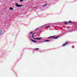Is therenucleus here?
I'll return each instance as SVG.
<instances>
[{
  "mask_svg": "<svg viewBox=\"0 0 77 77\" xmlns=\"http://www.w3.org/2000/svg\"><path fill=\"white\" fill-rule=\"evenodd\" d=\"M55 36H50L49 37V39H50V38H52V39H57V38H59V36H58L57 37H54Z\"/></svg>",
  "mask_w": 77,
  "mask_h": 77,
  "instance_id": "1",
  "label": "nucleus"
},
{
  "mask_svg": "<svg viewBox=\"0 0 77 77\" xmlns=\"http://www.w3.org/2000/svg\"><path fill=\"white\" fill-rule=\"evenodd\" d=\"M68 44H69V42H67L64 44H63L62 47H64V46H65L67 45H68Z\"/></svg>",
  "mask_w": 77,
  "mask_h": 77,
  "instance_id": "2",
  "label": "nucleus"
},
{
  "mask_svg": "<svg viewBox=\"0 0 77 77\" xmlns=\"http://www.w3.org/2000/svg\"><path fill=\"white\" fill-rule=\"evenodd\" d=\"M35 33H35V32H34L32 34V38H33V39H36V40H38V38H34V36H33V35H35Z\"/></svg>",
  "mask_w": 77,
  "mask_h": 77,
  "instance_id": "3",
  "label": "nucleus"
},
{
  "mask_svg": "<svg viewBox=\"0 0 77 77\" xmlns=\"http://www.w3.org/2000/svg\"><path fill=\"white\" fill-rule=\"evenodd\" d=\"M16 6H17V7H21V6H23V5H19L18 4V3H16Z\"/></svg>",
  "mask_w": 77,
  "mask_h": 77,
  "instance_id": "4",
  "label": "nucleus"
},
{
  "mask_svg": "<svg viewBox=\"0 0 77 77\" xmlns=\"http://www.w3.org/2000/svg\"><path fill=\"white\" fill-rule=\"evenodd\" d=\"M31 41L34 42V43H35V42H37V41H35L32 40V39H31Z\"/></svg>",
  "mask_w": 77,
  "mask_h": 77,
  "instance_id": "5",
  "label": "nucleus"
},
{
  "mask_svg": "<svg viewBox=\"0 0 77 77\" xmlns=\"http://www.w3.org/2000/svg\"><path fill=\"white\" fill-rule=\"evenodd\" d=\"M68 23H74V22H72V21H69V22H68Z\"/></svg>",
  "mask_w": 77,
  "mask_h": 77,
  "instance_id": "6",
  "label": "nucleus"
},
{
  "mask_svg": "<svg viewBox=\"0 0 77 77\" xmlns=\"http://www.w3.org/2000/svg\"><path fill=\"white\" fill-rule=\"evenodd\" d=\"M42 38H38V40H41Z\"/></svg>",
  "mask_w": 77,
  "mask_h": 77,
  "instance_id": "7",
  "label": "nucleus"
},
{
  "mask_svg": "<svg viewBox=\"0 0 77 77\" xmlns=\"http://www.w3.org/2000/svg\"><path fill=\"white\" fill-rule=\"evenodd\" d=\"M50 41V40H45L44 41V42H49Z\"/></svg>",
  "mask_w": 77,
  "mask_h": 77,
  "instance_id": "8",
  "label": "nucleus"
},
{
  "mask_svg": "<svg viewBox=\"0 0 77 77\" xmlns=\"http://www.w3.org/2000/svg\"><path fill=\"white\" fill-rule=\"evenodd\" d=\"M2 33H3V32L2 31L0 30V35H1Z\"/></svg>",
  "mask_w": 77,
  "mask_h": 77,
  "instance_id": "9",
  "label": "nucleus"
},
{
  "mask_svg": "<svg viewBox=\"0 0 77 77\" xmlns=\"http://www.w3.org/2000/svg\"><path fill=\"white\" fill-rule=\"evenodd\" d=\"M51 27V26H47L45 27V29H46V28H47V27Z\"/></svg>",
  "mask_w": 77,
  "mask_h": 77,
  "instance_id": "10",
  "label": "nucleus"
},
{
  "mask_svg": "<svg viewBox=\"0 0 77 77\" xmlns=\"http://www.w3.org/2000/svg\"><path fill=\"white\" fill-rule=\"evenodd\" d=\"M9 9H10V10H11V11H13V8H11V7H10L9 8Z\"/></svg>",
  "mask_w": 77,
  "mask_h": 77,
  "instance_id": "11",
  "label": "nucleus"
},
{
  "mask_svg": "<svg viewBox=\"0 0 77 77\" xmlns=\"http://www.w3.org/2000/svg\"><path fill=\"white\" fill-rule=\"evenodd\" d=\"M47 4H45L44 5H43V7H45L46 6H47Z\"/></svg>",
  "mask_w": 77,
  "mask_h": 77,
  "instance_id": "12",
  "label": "nucleus"
},
{
  "mask_svg": "<svg viewBox=\"0 0 77 77\" xmlns=\"http://www.w3.org/2000/svg\"><path fill=\"white\" fill-rule=\"evenodd\" d=\"M35 50H39V48H36L35 49Z\"/></svg>",
  "mask_w": 77,
  "mask_h": 77,
  "instance_id": "13",
  "label": "nucleus"
},
{
  "mask_svg": "<svg viewBox=\"0 0 77 77\" xmlns=\"http://www.w3.org/2000/svg\"><path fill=\"white\" fill-rule=\"evenodd\" d=\"M64 24H68V22H65V23H64Z\"/></svg>",
  "mask_w": 77,
  "mask_h": 77,
  "instance_id": "14",
  "label": "nucleus"
},
{
  "mask_svg": "<svg viewBox=\"0 0 77 77\" xmlns=\"http://www.w3.org/2000/svg\"><path fill=\"white\" fill-rule=\"evenodd\" d=\"M23 0H20V2H23Z\"/></svg>",
  "mask_w": 77,
  "mask_h": 77,
  "instance_id": "15",
  "label": "nucleus"
},
{
  "mask_svg": "<svg viewBox=\"0 0 77 77\" xmlns=\"http://www.w3.org/2000/svg\"><path fill=\"white\" fill-rule=\"evenodd\" d=\"M75 47V46L74 45L72 46V48H74Z\"/></svg>",
  "mask_w": 77,
  "mask_h": 77,
  "instance_id": "16",
  "label": "nucleus"
},
{
  "mask_svg": "<svg viewBox=\"0 0 77 77\" xmlns=\"http://www.w3.org/2000/svg\"><path fill=\"white\" fill-rule=\"evenodd\" d=\"M33 33V32L32 31L29 33V34L30 35L31 33Z\"/></svg>",
  "mask_w": 77,
  "mask_h": 77,
  "instance_id": "17",
  "label": "nucleus"
},
{
  "mask_svg": "<svg viewBox=\"0 0 77 77\" xmlns=\"http://www.w3.org/2000/svg\"><path fill=\"white\" fill-rule=\"evenodd\" d=\"M29 38L31 40V39H32V38H31V37H30V36H29Z\"/></svg>",
  "mask_w": 77,
  "mask_h": 77,
  "instance_id": "18",
  "label": "nucleus"
},
{
  "mask_svg": "<svg viewBox=\"0 0 77 77\" xmlns=\"http://www.w3.org/2000/svg\"><path fill=\"white\" fill-rule=\"evenodd\" d=\"M33 9H37V8L34 7V8H33Z\"/></svg>",
  "mask_w": 77,
  "mask_h": 77,
  "instance_id": "19",
  "label": "nucleus"
},
{
  "mask_svg": "<svg viewBox=\"0 0 77 77\" xmlns=\"http://www.w3.org/2000/svg\"><path fill=\"white\" fill-rule=\"evenodd\" d=\"M38 28H37V29H36L35 30H38Z\"/></svg>",
  "mask_w": 77,
  "mask_h": 77,
  "instance_id": "20",
  "label": "nucleus"
},
{
  "mask_svg": "<svg viewBox=\"0 0 77 77\" xmlns=\"http://www.w3.org/2000/svg\"><path fill=\"white\" fill-rule=\"evenodd\" d=\"M63 33H64V32L62 33V34H63Z\"/></svg>",
  "mask_w": 77,
  "mask_h": 77,
  "instance_id": "21",
  "label": "nucleus"
},
{
  "mask_svg": "<svg viewBox=\"0 0 77 77\" xmlns=\"http://www.w3.org/2000/svg\"><path fill=\"white\" fill-rule=\"evenodd\" d=\"M63 33H64V32L62 33V34H63Z\"/></svg>",
  "mask_w": 77,
  "mask_h": 77,
  "instance_id": "22",
  "label": "nucleus"
}]
</instances>
